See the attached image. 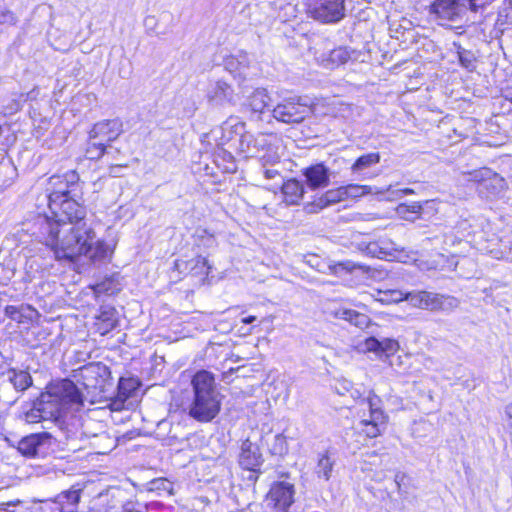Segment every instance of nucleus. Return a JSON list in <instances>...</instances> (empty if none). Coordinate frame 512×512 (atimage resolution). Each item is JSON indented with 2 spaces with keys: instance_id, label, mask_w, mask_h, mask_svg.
<instances>
[{
  "instance_id": "obj_43",
  "label": "nucleus",
  "mask_w": 512,
  "mask_h": 512,
  "mask_svg": "<svg viewBox=\"0 0 512 512\" xmlns=\"http://www.w3.org/2000/svg\"><path fill=\"white\" fill-rule=\"evenodd\" d=\"M115 310L112 307H102L100 310V314L97 318L104 323H106L107 327L113 328L115 326V318H114Z\"/></svg>"
},
{
  "instance_id": "obj_30",
  "label": "nucleus",
  "mask_w": 512,
  "mask_h": 512,
  "mask_svg": "<svg viewBox=\"0 0 512 512\" xmlns=\"http://www.w3.org/2000/svg\"><path fill=\"white\" fill-rule=\"evenodd\" d=\"M367 402L370 411V418L368 420L385 428L387 416L380 407L381 399L374 393H370Z\"/></svg>"
},
{
  "instance_id": "obj_9",
  "label": "nucleus",
  "mask_w": 512,
  "mask_h": 512,
  "mask_svg": "<svg viewBox=\"0 0 512 512\" xmlns=\"http://www.w3.org/2000/svg\"><path fill=\"white\" fill-rule=\"evenodd\" d=\"M467 180L477 184L478 194L485 199L500 196L506 187L504 178L487 167L469 172Z\"/></svg>"
},
{
  "instance_id": "obj_40",
  "label": "nucleus",
  "mask_w": 512,
  "mask_h": 512,
  "mask_svg": "<svg viewBox=\"0 0 512 512\" xmlns=\"http://www.w3.org/2000/svg\"><path fill=\"white\" fill-rule=\"evenodd\" d=\"M334 461L331 460V458L324 454L322 455L319 460L316 467V473L318 477H322L325 480H329L331 477V472L333 470Z\"/></svg>"
},
{
  "instance_id": "obj_17",
  "label": "nucleus",
  "mask_w": 512,
  "mask_h": 512,
  "mask_svg": "<svg viewBox=\"0 0 512 512\" xmlns=\"http://www.w3.org/2000/svg\"><path fill=\"white\" fill-rule=\"evenodd\" d=\"M306 183L312 190L324 188L330 183V170L323 163H317L304 169Z\"/></svg>"
},
{
  "instance_id": "obj_16",
  "label": "nucleus",
  "mask_w": 512,
  "mask_h": 512,
  "mask_svg": "<svg viewBox=\"0 0 512 512\" xmlns=\"http://www.w3.org/2000/svg\"><path fill=\"white\" fill-rule=\"evenodd\" d=\"M364 351L373 352L377 356L389 357L394 355L400 348V345L396 339L383 338L382 340L377 339L374 336L368 337L362 344Z\"/></svg>"
},
{
  "instance_id": "obj_36",
  "label": "nucleus",
  "mask_w": 512,
  "mask_h": 512,
  "mask_svg": "<svg viewBox=\"0 0 512 512\" xmlns=\"http://www.w3.org/2000/svg\"><path fill=\"white\" fill-rule=\"evenodd\" d=\"M207 267L206 274L209 273L210 267L208 266V261L205 257L198 256L194 259H191L190 261H182L177 260L175 262V268L180 272L183 273L187 270L193 271L195 269H200L202 271L203 268Z\"/></svg>"
},
{
  "instance_id": "obj_22",
  "label": "nucleus",
  "mask_w": 512,
  "mask_h": 512,
  "mask_svg": "<svg viewBox=\"0 0 512 512\" xmlns=\"http://www.w3.org/2000/svg\"><path fill=\"white\" fill-rule=\"evenodd\" d=\"M277 187L281 188L285 201L289 205H297L304 195V186L297 179H289L286 182H280Z\"/></svg>"
},
{
  "instance_id": "obj_18",
  "label": "nucleus",
  "mask_w": 512,
  "mask_h": 512,
  "mask_svg": "<svg viewBox=\"0 0 512 512\" xmlns=\"http://www.w3.org/2000/svg\"><path fill=\"white\" fill-rule=\"evenodd\" d=\"M344 200H346L344 187L341 186L335 189H330L319 198L315 199L313 202L307 203L304 206V210L307 213H317L330 205L339 203Z\"/></svg>"
},
{
  "instance_id": "obj_14",
  "label": "nucleus",
  "mask_w": 512,
  "mask_h": 512,
  "mask_svg": "<svg viewBox=\"0 0 512 512\" xmlns=\"http://www.w3.org/2000/svg\"><path fill=\"white\" fill-rule=\"evenodd\" d=\"M123 133V123L119 118L95 123L89 132V138L102 141L107 146Z\"/></svg>"
},
{
  "instance_id": "obj_24",
  "label": "nucleus",
  "mask_w": 512,
  "mask_h": 512,
  "mask_svg": "<svg viewBox=\"0 0 512 512\" xmlns=\"http://www.w3.org/2000/svg\"><path fill=\"white\" fill-rule=\"evenodd\" d=\"M81 498V490L80 489H70L67 491H63L57 496V499L54 503L50 505L43 506L47 509V512H56L54 510L55 506H58L59 509H73L76 506Z\"/></svg>"
},
{
  "instance_id": "obj_35",
  "label": "nucleus",
  "mask_w": 512,
  "mask_h": 512,
  "mask_svg": "<svg viewBox=\"0 0 512 512\" xmlns=\"http://www.w3.org/2000/svg\"><path fill=\"white\" fill-rule=\"evenodd\" d=\"M266 443L272 455L284 456L288 453L287 439L282 433L273 435L271 439L266 440Z\"/></svg>"
},
{
  "instance_id": "obj_32",
  "label": "nucleus",
  "mask_w": 512,
  "mask_h": 512,
  "mask_svg": "<svg viewBox=\"0 0 512 512\" xmlns=\"http://www.w3.org/2000/svg\"><path fill=\"white\" fill-rule=\"evenodd\" d=\"M329 272L336 276H342L343 274L352 273L359 269L366 271L367 267L361 263L354 262L352 260H343L339 262H331L328 265Z\"/></svg>"
},
{
  "instance_id": "obj_33",
  "label": "nucleus",
  "mask_w": 512,
  "mask_h": 512,
  "mask_svg": "<svg viewBox=\"0 0 512 512\" xmlns=\"http://www.w3.org/2000/svg\"><path fill=\"white\" fill-rule=\"evenodd\" d=\"M380 154L378 152H371L358 157L353 165L351 171L355 174H362L365 170L378 164L380 162Z\"/></svg>"
},
{
  "instance_id": "obj_37",
  "label": "nucleus",
  "mask_w": 512,
  "mask_h": 512,
  "mask_svg": "<svg viewBox=\"0 0 512 512\" xmlns=\"http://www.w3.org/2000/svg\"><path fill=\"white\" fill-rule=\"evenodd\" d=\"M0 512H47V509L41 506L32 509L23 501L16 500L0 503Z\"/></svg>"
},
{
  "instance_id": "obj_48",
  "label": "nucleus",
  "mask_w": 512,
  "mask_h": 512,
  "mask_svg": "<svg viewBox=\"0 0 512 512\" xmlns=\"http://www.w3.org/2000/svg\"><path fill=\"white\" fill-rule=\"evenodd\" d=\"M402 299V293L399 292V291H391V299H387V298H381L380 301L381 302H385V303H388L389 301H394V302H397L399 300Z\"/></svg>"
},
{
  "instance_id": "obj_51",
  "label": "nucleus",
  "mask_w": 512,
  "mask_h": 512,
  "mask_svg": "<svg viewBox=\"0 0 512 512\" xmlns=\"http://www.w3.org/2000/svg\"><path fill=\"white\" fill-rule=\"evenodd\" d=\"M256 320V317L255 316H248V317H245L243 318L242 322L245 323V324H251L253 323L254 321Z\"/></svg>"
},
{
  "instance_id": "obj_13",
  "label": "nucleus",
  "mask_w": 512,
  "mask_h": 512,
  "mask_svg": "<svg viewBox=\"0 0 512 512\" xmlns=\"http://www.w3.org/2000/svg\"><path fill=\"white\" fill-rule=\"evenodd\" d=\"M110 374V369L106 365L98 362L83 366L80 369L79 376L84 388L90 392L97 389L103 390L105 382L110 377Z\"/></svg>"
},
{
  "instance_id": "obj_46",
  "label": "nucleus",
  "mask_w": 512,
  "mask_h": 512,
  "mask_svg": "<svg viewBox=\"0 0 512 512\" xmlns=\"http://www.w3.org/2000/svg\"><path fill=\"white\" fill-rule=\"evenodd\" d=\"M150 490H165L170 491L172 489V484L167 479L158 478L154 479L149 483Z\"/></svg>"
},
{
  "instance_id": "obj_10",
  "label": "nucleus",
  "mask_w": 512,
  "mask_h": 512,
  "mask_svg": "<svg viewBox=\"0 0 512 512\" xmlns=\"http://www.w3.org/2000/svg\"><path fill=\"white\" fill-rule=\"evenodd\" d=\"M295 488L287 481L274 482L268 492L267 500L272 505V512H289L294 503Z\"/></svg>"
},
{
  "instance_id": "obj_52",
  "label": "nucleus",
  "mask_w": 512,
  "mask_h": 512,
  "mask_svg": "<svg viewBox=\"0 0 512 512\" xmlns=\"http://www.w3.org/2000/svg\"><path fill=\"white\" fill-rule=\"evenodd\" d=\"M257 474H258V473H252V474L248 477V479H249V480L256 481V480H257V478H258V475H257Z\"/></svg>"
},
{
  "instance_id": "obj_44",
  "label": "nucleus",
  "mask_w": 512,
  "mask_h": 512,
  "mask_svg": "<svg viewBox=\"0 0 512 512\" xmlns=\"http://www.w3.org/2000/svg\"><path fill=\"white\" fill-rule=\"evenodd\" d=\"M16 22V15L5 6L0 5V25H14Z\"/></svg>"
},
{
  "instance_id": "obj_50",
  "label": "nucleus",
  "mask_w": 512,
  "mask_h": 512,
  "mask_svg": "<svg viewBox=\"0 0 512 512\" xmlns=\"http://www.w3.org/2000/svg\"><path fill=\"white\" fill-rule=\"evenodd\" d=\"M406 475L402 472H397L395 474V483L397 484L398 488L400 489L401 483L404 481Z\"/></svg>"
},
{
  "instance_id": "obj_27",
  "label": "nucleus",
  "mask_w": 512,
  "mask_h": 512,
  "mask_svg": "<svg viewBox=\"0 0 512 512\" xmlns=\"http://www.w3.org/2000/svg\"><path fill=\"white\" fill-rule=\"evenodd\" d=\"M5 315L13 321L24 323L26 320H32L37 314L36 310L30 305H8L5 307Z\"/></svg>"
},
{
  "instance_id": "obj_1",
  "label": "nucleus",
  "mask_w": 512,
  "mask_h": 512,
  "mask_svg": "<svg viewBox=\"0 0 512 512\" xmlns=\"http://www.w3.org/2000/svg\"><path fill=\"white\" fill-rule=\"evenodd\" d=\"M81 199L82 196L70 197L45 205L27 220V230L50 247L58 260L75 261L85 256L93 263L103 262L110 258L112 250L87 225Z\"/></svg>"
},
{
  "instance_id": "obj_41",
  "label": "nucleus",
  "mask_w": 512,
  "mask_h": 512,
  "mask_svg": "<svg viewBox=\"0 0 512 512\" xmlns=\"http://www.w3.org/2000/svg\"><path fill=\"white\" fill-rule=\"evenodd\" d=\"M384 427L371 422L368 419H363L359 422V430L361 433L365 434L369 438H375L379 436Z\"/></svg>"
},
{
  "instance_id": "obj_55",
  "label": "nucleus",
  "mask_w": 512,
  "mask_h": 512,
  "mask_svg": "<svg viewBox=\"0 0 512 512\" xmlns=\"http://www.w3.org/2000/svg\"><path fill=\"white\" fill-rule=\"evenodd\" d=\"M274 161H277L278 160V156H274Z\"/></svg>"
},
{
  "instance_id": "obj_20",
  "label": "nucleus",
  "mask_w": 512,
  "mask_h": 512,
  "mask_svg": "<svg viewBox=\"0 0 512 512\" xmlns=\"http://www.w3.org/2000/svg\"><path fill=\"white\" fill-rule=\"evenodd\" d=\"M267 146V137L263 134L253 135L245 130L242 139L239 141L237 150L241 153L253 155Z\"/></svg>"
},
{
  "instance_id": "obj_34",
  "label": "nucleus",
  "mask_w": 512,
  "mask_h": 512,
  "mask_svg": "<svg viewBox=\"0 0 512 512\" xmlns=\"http://www.w3.org/2000/svg\"><path fill=\"white\" fill-rule=\"evenodd\" d=\"M136 389L135 382L133 379L121 378L117 386V400L114 401L113 406L115 409H119L123 402L132 396Z\"/></svg>"
},
{
  "instance_id": "obj_31",
  "label": "nucleus",
  "mask_w": 512,
  "mask_h": 512,
  "mask_svg": "<svg viewBox=\"0 0 512 512\" xmlns=\"http://www.w3.org/2000/svg\"><path fill=\"white\" fill-rule=\"evenodd\" d=\"M456 54L460 66L469 72H473L477 67V57L473 51L465 49L460 44L454 42Z\"/></svg>"
},
{
  "instance_id": "obj_12",
  "label": "nucleus",
  "mask_w": 512,
  "mask_h": 512,
  "mask_svg": "<svg viewBox=\"0 0 512 512\" xmlns=\"http://www.w3.org/2000/svg\"><path fill=\"white\" fill-rule=\"evenodd\" d=\"M52 445V436L48 432L34 433L23 437L17 449L25 457L44 456Z\"/></svg>"
},
{
  "instance_id": "obj_29",
  "label": "nucleus",
  "mask_w": 512,
  "mask_h": 512,
  "mask_svg": "<svg viewBox=\"0 0 512 512\" xmlns=\"http://www.w3.org/2000/svg\"><path fill=\"white\" fill-rule=\"evenodd\" d=\"M120 275L113 274L110 277H106L99 283H96L93 287L95 294L114 295L121 290V283L119 281Z\"/></svg>"
},
{
  "instance_id": "obj_38",
  "label": "nucleus",
  "mask_w": 512,
  "mask_h": 512,
  "mask_svg": "<svg viewBox=\"0 0 512 512\" xmlns=\"http://www.w3.org/2000/svg\"><path fill=\"white\" fill-rule=\"evenodd\" d=\"M107 147L104 142L89 138L85 156L89 160H99L105 154Z\"/></svg>"
},
{
  "instance_id": "obj_8",
  "label": "nucleus",
  "mask_w": 512,
  "mask_h": 512,
  "mask_svg": "<svg viewBox=\"0 0 512 512\" xmlns=\"http://www.w3.org/2000/svg\"><path fill=\"white\" fill-rule=\"evenodd\" d=\"M307 16L321 24H336L345 17V0H307Z\"/></svg>"
},
{
  "instance_id": "obj_2",
  "label": "nucleus",
  "mask_w": 512,
  "mask_h": 512,
  "mask_svg": "<svg viewBox=\"0 0 512 512\" xmlns=\"http://www.w3.org/2000/svg\"><path fill=\"white\" fill-rule=\"evenodd\" d=\"M494 0H433L428 6L432 21L442 27L470 21H480L486 8Z\"/></svg>"
},
{
  "instance_id": "obj_45",
  "label": "nucleus",
  "mask_w": 512,
  "mask_h": 512,
  "mask_svg": "<svg viewBox=\"0 0 512 512\" xmlns=\"http://www.w3.org/2000/svg\"><path fill=\"white\" fill-rule=\"evenodd\" d=\"M25 418L26 421L30 423L44 420V414L40 412V407L37 405L36 401L33 403V407L26 412Z\"/></svg>"
},
{
  "instance_id": "obj_19",
  "label": "nucleus",
  "mask_w": 512,
  "mask_h": 512,
  "mask_svg": "<svg viewBox=\"0 0 512 512\" xmlns=\"http://www.w3.org/2000/svg\"><path fill=\"white\" fill-rule=\"evenodd\" d=\"M207 97L211 103L216 105L232 103L234 100V89L226 81L218 80L210 84Z\"/></svg>"
},
{
  "instance_id": "obj_42",
  "label": "nucleus",
  "mask_w": 512,
  "mask_h": 512,
  "mask_svg": "<svg viewBox=\"0 0 512 512\" xmlns=\"http://www.w3.org/2000/svg\"><path fill=\"white\" fill-rule=\"evenodd\" d=\"M350 59V53L346 47H338L330 52V60L336 64H344Z\"/></svg>"
},
{
  "instance_id": "obj_39",
  "label": "nucleus",
  "mask_w": 512,
  "mask_h": 512,
  "mask_svg": "<svg viewBox=\"0 0 512 512\" xmlns=\"http://www.w3.org/2000/svg\"><path fill=\"white\" fill-rule=\"evenodd\" d=\"M422 209L423 207L420 202H413L411 204L401 203L397 206L396 212L400 217L406 220H413L414 218L411 217V214L419 215Z\"/></svg>"
},
{
  "instance_id": "obj_26",
  "label": "nucleus",
  "mask_w": 512,
  "mask_h": 512,
  "mask_svg": "<svg viewBox=\"0 0 512 512\" xmlns=\"http://www.w3.org/2000/svg\"><path fill=\"white\" fill-rule=\"evenodd\" d=\"M337 317L348 321L352 325L364 330L372 325L370 317L353 309H341L336 313Z\"/></svg>"
},
{
  "instance_id": "obj_15",
  "label": "nucleus",
  "mask_w": 512,
  "mask_h": 512,
  "mask_svg": "<svg viewBox=\"0 0 512 512\" xmlns=\"http://www.w3.org/2000/svg\"><path fill=\"white\" fill-rule=\"evenodd\" d=\"M264 462L263 455L257 444L246 439L242 442L241 453L239 455V464L243 469L252 473H261L260 467Z\"/></svg>"
},
{
  "instance_id": "obj_5",
  "label": "nucleus",
  "mask_w": 512,
  "mask_h": 512,
  "mask_svg": "<svg viewBox=\"0 0 512 512\" xmlns=\"http://www.w3.org/2000/svg\"><path fill=\"white\" fill-rule=\"evenodd\" d=\"M47 193L39 195L36 200V210L45 208V205L70 197L82 196V185L79 174L68 171L63 175H53L48 180Z\"/></svg>"
},
{
  "instance_id": "obj_7",
  "label": "nucleus",
  "mask_w": 512,
  "mask_h": 512,
  "mask_svg": "<svg viewBox=\"0 0 512 512\" xmlns=\"http://www.w3.org/2000/svg\"><path fill=\"white\" fill-rule=\"evenodd\" d=\"M405 299L416 308L432 312L451 313L460 305V300L454 296L429 291H412Z\"/></svg>"
},
{
  "instance_id": "obj_6",
  "label": "nucleus",
  "mask_w": 512,
  "mask_h": 512,
  "mask_svg": "<svg viewBox=\"0 0 512 512\" xmlns=\"http://www.w3.org/2000/svg\"><path fill=\"white\" fill-rule=\"evenodd\" d=\"M312 106L313 102L309 97L290 95L283 97L273 107L272 117L281 123L300 124L312 114Z\"/></svg>"
},
{
  "instance_id": "obj_53",
  "label": "nucleus",
  "mask_w": 512,
  "mask_h": 512,
  "mask_svg": "<svg viewBox=\"0 0 512 512\" xmlns=\"http://www.w3.org/2000/svg\"><path fill=\"white\" fill-rule=\"evenodd\" d=\"M2 167L10 169L11 168V162L8 161L7 163L1 162Z\"/></svg>"
},
{
  "instance_id": "obj_4",
  "label": "nucleus",
  "mask_w": 512,
  "mask_h": 512,
  "mask_svg": "<svg viewBox=\"0 0 512 512\" xmlns=\"http://www.w3.org/2000/svg\"><path fill=\"white\" fill-rule=\"evenodd\" d=\"M36 402L44 420H51L62 428L69 405L83 404V396L73 381L63 379L42 393Z\"/></svg>"
},
{
  "instance_id": "obj_25",
  "label": "nucleus",
  "mask_w": 512,
  "mask_h": 512,
  "mask_svg": "<svg viewBox=\"0 0 512 512\" xmlns=\"http://www.w3.org/2000/svg\"><path fill=\"white\" fill-rule=\"evenodd\" d=\"M270 97L266 89H256L245 103V108L254 114H261L268 107Z\"/></svg>"
},
{
  "instance_id": "obj_28",
  "label": "nucleus",
  "mask_w": 512,
  "mask_h": 512,
  "mask_svg": "<svg viewBox=\"0 0 512 512\" xmlns=\"http://www.w3.org/2000/svg\"><path fill=\"white\" fill-rule=\"evenodd\" d=\"M343 187L346 199L359 198L367 194H384L385 192L391 189V186L387 187L386 189L380 190L374 186L359 184H348Z\"/></svg>"
},
{
  "instance_id": "obj_54",
  "label": "nucleus",
  "mask_w": 512,
  "mask_h": 512,
  "mask_svg": "<svg viewBox=\"0 0 512 512\" xmlns=\"http://www.w3.org/2000/svg\"><path fill=\"white\" fill-rule=\"evenodd\" d=\"M73 435L71 434L70 430H67V439L71 438Z\"/></svg>"
},
{
  "instance_id": "obj_23",
  "label": "nucleus",
  "mask_w": 512,
  "mask_h": 512,
  "mask_svg": "<svg viewBox=\"0 0 512 512\" xmlns=\"http://www.w3.org/2000/svg\"><path fill=\"white\" fill-rule=\"evenodd\" d=\"M3 377L13 385L17 392H23L33 384V379L30 373L25 370L10 368L3 373Z\"/></svg>"
},
{
  "instance_id": "obj_49",
  "label": "nucleus",
  "mask_w": 512,
  "mask_h": 512,
  "mask_svg": "<svg viewBox=\"0 0 512 512\" xmlns=\"http://www.w3.org/2000/svg\"><path fill=\"white\" fill-rule=\"evenodd\" d=\"M394 193L396 194L397 197H401L403 195L414 194V190L411 188H404V189H399Z\"/></svg>"
},
{
  "instance_id": "obj_11",
  "label": "nucleus",
  "mask_w": 512,
  "mask_h": 512,
  "mask_svg": "<svg viewBox=\"0 0 512 512\" xmlns=\"http://www.w3.org/2000/svg\"><path fill=\"white\" fill-rule=\"evenodd\" d=\"M246 124L237 117H229L223 124L212 132L216 135L218 146L229 145L230 148L237 149L239 141L242 139Z\"/></svg>"
},
{
  "instance_id": "obj_3",
  "label": "nucleus",
  "mask_w": 512,
  "mask_h": 512,
  "mask_svg": "<svg viewBox=\"0 0 512 512\" xmlns=\"http://www.w3.org/2000/svg\"><path fill=\"white\" fill-rule=\"evenodd\" d=\"M193 400L189 406V416L207 423L221 410L222 396L217 390L214 375L207 370L197 371L191 380Z\"/></svg>"
},
{
  "instance_id": "obj_21",
  "label": "nucleus",
  "mask_w": 512,
  "mask_h": 512,
  "mask_svg": "<svg viewBox=\"0 0 512 512\" xmlns=\"http://www.w3.org/2000/svg\"><path fill=\"white\" fill-rule=\"evenodd\" d=\"M364 251L371 257L386 259L387 257L394 256L400 249L391 240H380L368 243Z\"/></svg>"
},
{
  "instance_id": "obj_47",
  "label": "nucleus",
  "mask_w": 512,
  "mask_h": 512,
  "mask_svg": "<svg viewBox=\"0 0 512 512\" xmlns=\"http://www.w3.org/2000/svg\"><path fill=\"white\" fill-rule=\"evenodd\" d=\"M263 173H264V176L266 179H275V178L281 179V174L277 169H274V168L264 169Z\"/></svg>"
}]
</instances>
